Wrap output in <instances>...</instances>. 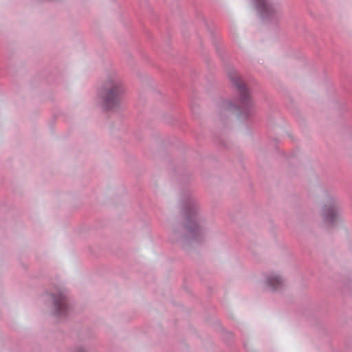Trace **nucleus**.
Segmentation results:
<instances>
[{
  "label": "nucleus",
  "mask_w": 352,
  "mask_h": 352,
  "mask_svg": "<svg viewBox=\"0 0 352 352\" xmlns=\"http://www.w3.org/2000/svg\"><path fill=\"white\" fill-rule=\"evenodd\" d=\"M220 109L221 111H233L236 109V106L231 100H228L221 102Z\"/></svg>",
  "instance_id": "8"
},
{
  "label": "nucleus",
  "mask_w": 352,
  "mask_h": 352,
  "mask_svg": "<svg viewBox=\"0 0 352 352\" xmlns=\"http://www.w3.org/2000/svg\"><path fill=\"white\" fill-rule=\"evenodd\" d=\"M320 215L322 224L327 228L336 226L342 221V207L340 201L335 197H329L322 206Z\"/></svg>",
  "instance_id": "2"
},
{
  "label": "nucleus",
  "mask_w": 352,
  "mask_h": 352,
  "mask_svg": "<svg viewBox=\"0 0 352 352\" xmlns=\"http://www.w3.org/2000/svg\"><path fill=\"white\" fill-rule=\"evenodd\" d=\"M256 9L263 18H270L279 12L278 7L270 0H252Z\"/></svg>",
  "instance_id": "6"
},
{
  "label": "nucleus",
  "mask_w": 352,
  "mask_h": 352,
  "mask_svg": "<svg viewBox=\"0 0 352 352\" xmlns=\"http://www.w3.org/2000/svg\"><path fill=\"white\" fill-rule=\"evenodd\" d=\"M199 210L198 206L195 204H190L186 209L184 215L189 221L187 227L189 235L197 239L203 234L204 230L197 221L196 216Z\"/></svg>",
  "instance_id": "5"
},
{
  "label": "nucleus",
  "mask_w": 352,
  "mask_h": 352,
  "mask_svg": "<svg viewBox=\"0 0 352 352\" xmlns=\"http://www.w3.org/2000/svg\"><path fill=\"white\" fill-rule=\"evenodd\" d=\"M264 284L268 289L275 291L285 285V280L278 273L272 272L265 276Z\"/></svg>",
  "instance_id": "7"
},
{
  "label": "nucleus",
  "mask_w": 352,
  "mask_h": 352,
  "mask_svg": "<svg viewBox=\"0 0 352 352\" xmlns=\"http://www.w3.org/2000/svg\"><path fill=\"white\" fill-rule=\"evenodd\" d=\"M126 92V85L119 76H109L97 93L96 102L105 111L118 110Z\"/></svg>",
  "instance_id": "1"
},
{
  "label": "nucleus",
  "mask_w": 352,
  "mask_h": 352,
  "mask_svg": "<svg viewBox=\"0 0 352 352\" xmlns=\"http://www.w3.org/2000/svg\"><path fill=\"white\" fill-rule=\"evenodd\" d=\"M74 352H89L87 351V349L85 348H82V347H80V348H77Z\"/></svg>",
  "instance_id": "9"
},
{
  "label": "nucleus",
  "mask_w": 352,
  "mask_h": 352,
  "mask_svg": "<svg viewBox=\"0 0 352 352\" xmlns=\"http://www.w3.org/2000/svg\"><path fill=\"white\" fill-rule=\"evenodd\" d=\"M230 78L240 94L239 109L241 111L240 116L247 118L252 112L253 102L241 77L237 74H232Z\"/></svg>",
  "instance_id": "3"
},
{
  "label": "nucleus",
  "mask_w": 352,
  "mask_h": 352,
  "mask_svg": "<svg viewBox=\"0 0 352 352\" xmlns=\"http://www.w3.org/2000/svg\"><path fill=\"white\" fill-rule=\"evenodd\" d=\"M52 300L50 313L55 317L63 318L69 313L70 307L68 304L67 295L64 292H58L47 296Z\"/></svg>",
  "instance_id": "4"
}]
</instances>
